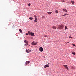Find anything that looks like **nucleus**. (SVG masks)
Returning <instances> with one entry per match:
<instances>
[{"instance_id": "17", "label": "nucleus", "mask_w": 76, "mask_h": 76, "mask_svg": "<svg viewBox=\"0 0 76 76\" xmlns=\"http://www.w3.org/2000/svg\"><path fill=\"white\" fill-rule=\"evenodd\" d=\"M28 53H30V52H31V50L30 49H28Z\"/></svg>"}, {"instance_id": "27", "label": "nucleus", "mask_w": 76, "mask_h": 76, "mask_svg": "<svg viewBox=\"0 0 76 76\" xmlns=\"http://www.w3.org/2000/svg\"><path fill=\"white\" fill-rule=\"evenodd\" d=\"M44 36H45V37H48V35H45Z\"/></svg>"}, {"instance_id": "33", "label": "nucleus", "mask_w": 76, "mask_h": 76, "mask_svg": "<svg viewBox=\"0 0 76 76\" xmlns=\"http://www.w3.org/2000/svg\"><path fill=\"white\" fill-rule=\"evenodd\" d=\"M68 3V2H66V4H67Z\"/></svg>"}, {"instance_id": "6", "label": "nucleus", "mask_w": 76, "mask_h": 76, "mask_svg": "<svg viewBox=\"0 0 76 76\" xmlns=\"http://www.w3.org/2000/svg\"><path fill=\"white\" fill-rule=\"evenodd\" d=\"M39 50H40V51L41 52H42L43 51V48L42 47L40 48H39Z\"/></svg>"}, {"instance_id": "12", "label": "nucleus", "mask_w": 76, "mask_h": 76, "mask_svg": "<svg viewBox=\"0 0 76 76\" xmlns=\"http://www.w3.org/2000/svg\"><path fill=\"white\" fill-rule=\"evenodd\" d=\"M69 14H64L63 15H62V16H66V15H68Z\"/></svg>"}, {"instance_id": "3", "label": "nucleus", "mask_w": 76, "mask_h": 76, "mask_svg": "<svg viewBox=\"0 0 76 76\" xmlns=\"http://www.w3.org/2000/svg\"><path fill=\"white\" fill-rule=\"evenodd\" d=\"M34 19H35L34 22H37L38 20H37V18L36 15H34Z\"/></svg>"}, {"instance_id": "4", "label": "nucleus", "mask_w": 76, "mask_h": 76, "mask_svg": "<svg viewBox=\"0 0 76 76\" xmlns=\"http://www.w3.org/2000/svg\"><path fill=\"white\" fill-rule=\"evenodd\" d=\"M37 44V43H34V41L32 42V45H36Z\"/></svg>"}, {"instance_id": "19", "label": "nucleus", "mask_w": 76, "mask_h": 76, "mask_svg": "<svg viewBox=\"0 0 76 76\" xmlns=\"http://www.w3.org/2000/svg\"><path fill=\"white\" fill-rule=\"evenodd\" d=\"M68 28L66 26H65V30H66Z\"/></svg>"}, {"instance_id": "5", "label": "nucleus", "mask_w": 76, "mask_h": 76, "mask_svg": "<svg viewBox=\"0 0 76 76\" xmlns=\"http://www.w3.org/2000/svg\"><path fill=\"white\" fill-rule=\"evenodd\" d=\"M63 66L65 67L66 69H67V70H69L68 67H67V65H64Z\"/></svg>"}, {"instance_id": "29", "label": "nucleus", "mask_w": 76, "mask_h": 76, "mask_svg": "<svg viewBox=\"0 0 76 76\" xmlns=\"http://www.w3.org/2000/svg\"><path fill=\"white\" fill-rule=\"evenodd\" d=\"M31 5V4H28V6H30Z\"/></svg>"}, {"instance_id": "23", "label": "nucleus", "mask_w": 76, "mask_h": 76, "mask_svg": "<svg viewBox=\"0 0 76 76\" xmlns=\"http://www.w3.org/2000/svg\"><path fill=\"white\" fill-rule=\"evenodd\" d=\"M25 43H28V42H26V40L25 41Z\"/></svg>"}, {"instance_id": "13", "label": "nucleus", "mask_w": 76, "mask_h": 76, "mask_svg": "<svg viewBox=\"0 0 76 76\" xmlns=\"http://www.w3.org/2000/svg\"><path fill=\"white\" fill-rule=\"evenodd\" d=\"M71 3H72V4H74V1H71Z\"/></svg>"}, {"instance_id": "9", "label": "nucleus", "mask_w": 76, "mask_h": 76, "mask_svg": "<svg viewBox=\"0 0 76 76\" xmlns=\"http://www.w3.org/2000/svg\"><path fill=\"white\" fill-rule=\"evenodd\" d=\"M47 67H49V65H45L44 66V68H45Z\"/></svg>"}, {"instance_id": "21", "label": "nucleus", "mask_w": 76, "mask_h": 76, "mask_svg": "<svg viewBox=\"0 0 76 76\" xmlns=\"http://www.w3.org/2000/svg\"><path fill=\"white\" fill-rule=\"evenodd\" d=\"M26 52H27L28 53H29L28 50H27V49H26Z\"/></svg>"}, {"instance_id": "28", "label": "nucleus", "mask_w": 76, "mask_h": 76, "mask_svg": "<svg viewBox=\"0 0 76 76\" xmlns=\"http://www.w3.org/2000/svg\"><path fill=\"white\" fill-rule=\"evenodd\" d=\"M72 45H73V46H76V45L74 44H72Z\"/></svg>"}, {"instance_id": "14", "label": "nucleus", "mask_w": 76, "mask_h": 76, "mask_svg": "<svg viewBox=\"0 0 76 76\" xmlns=\"http://www.w3.org/2000/svg\"><path fill=\"white\" fill-rule=\"evenodd\" d=\"M29 19L30 20H32V19H33V18H32V17L29 18Z\"/></svg>"}, {"instance_id": "31", "label": "nucleus", "mask_w": 76, "mask_h": 76, "mask_svg": "<svg viewBox=\"0 0 76 76\" xmlns=\"http://www.w3.org/2000/svg\"><path fill=\"white\" fill-rule=\"evenodd\" d=\"M42 18H44V16H42Z\"/></svg>"}, {"instance_id": "32", "label": "nucleus", "mask_w": 76, "mask_h": 76, "mask_svg": "<svg viewBox=\"0 0 76 76\" xmlns=\"http://www.w3.org/2000/svg\"><path fill=\"white\" fill-rule=\"evenodd\" d=\"M24 45L26 46V44H25V45Z\"/></svg>"}, {"instance_id": "30", "label": "nucleus", "mask_w": 76, "mask_h": 76, "mask_svg": "<svg viewBox=\"0 0 76 76\" xmlns=\"http://www.w3.org/2000/svg\"><path fill=\"white\" fill-rule=\"evenodd\" d=\"M26 44H27V45H29V44L28 43H26Z\"/></svg>"}, {"instance_id": "25", "label": "nucleus", "mask_w": 76, "mask_h": 76, "mask_svg": "<svg viewBox=\"0 0 76 76\" xmlns=\"http://www.w3.org/2000/svg\"><path fill=\"white\" fill-rule=\"evenodd\" d=\"M69 38H70L72 39V38H73V37H71V36H70V37H69Z\"/></svg>"}, {"instance_id": "1", "label": "nucleus", "mask_w": 76, "mask_h": 76, "mask_svg": "<svg viewBox=\"0 0 76 76\" xmlns=\"http://www.w3.org/2000/svg\"><path fill=\"white\" fill-rule=\"evenodd\" d=\"M64 28V26L62 25H58V28L59 29H63Z\"/></svg>"}, {"instance_id": "16", "label": "nucleus", "mask_w": 76, "mask_h": 76, "mask_svg": "<svg viewBox=\"0 0 76 76\" xmlns=\"http://www.w3.org/2000/svg\"><path fill=\"white\" fill-rule=\"evenodd\" d=\"M58 10H56L55 11V13H58Z\"/></svg>"}, {"instance_id": "18", "label": "nucleus", "mask_w": 76, "mask_h": 76, "mask_svg": "<svg viewBox=\"0 0 76 76\" xmlns=\"http://www.w3.org/2000/svg\"><path fill=\"white\" fill-rule=\"evenodd\" d=\"M47 13L48 14H51L52 13V12H48Z\"/></svg>"}, {"instance_id": "8", "label": "nucleus", "mask_w": 76, "mask_h": 76, "mask_svg": "<svg viewBox=\"0 0 76 76\" xmlns=\"http://www.w3.org/2000/svg\"><path fill=\"white\" fill-rule=\"evenodd\" d=\"M30 63L29 61H27L26 62H25V64H29Z\"/></svg>"}, {"instance_id": "11", "label": "nucleus", "mask_w": 76, "mask_h": 76, "mask_svg": "<svg viewBox=\"0 0 76 76\" xmlns=\"http://www.w3.org/2000/svg\"><path fill=\"white\" fill-rule=\"evenodd\" d=\"M63 10L64 11H65L66 12H67V10H66L65 9H64Z\"/></svg>"}, {"instance_id": "7", "label": "nucleus", "mask_w": 76, "mask_h": 76, "mask_svg": "<svg viewBox=\"0 0 76 76\" xmlns=\"http://www.w3.org/2000/svg\"><path fill=\"white\" fill-rule=\"evenodd\" d=\"M52 28L53 29L56 30V26H52Z\"/></svg>"}, {"instance_id": "20", "label": "nucleus", "mask_w": 76, "mask_h": 76, "mask_svg": "<svg viewBox=\"0 0 76 76\" xmlns=\"http://www.w3.org/2000/svg\"><path fill=\"white\" fill-rule=\"evenodd\" d=\"M71 69H74V67H73V66H72L71 67Z\"/></svg>"}, {"instance_id": "15", "label": "nucleus", "mask_w": 76, "mask_h": 76, "mask_svg": "<svg viewBox=\"0 0 76 76\" xmlns=\"http://www.w3.org/2000/svg\"><path fill=\"white\" fill-rule=\"evenodd\" d=\"M72 54L74 55H75L76 54V53L75 52H73L72 53Z\"/></svg>"}, {"instance_id": "22", "label": "nucleus", "mask_w": 76, "mask_h": 76, "mask_svg": "<svg viewBox=\"0 0 76 76\" xmlns=\"http://www.w3.org/2000/svg\"><path fill=\"white\" fill-rule=\"evenodd\" d=\"M28 34H29V33H26V34H25V35H28Z\"/></svg>"}, {"instance_id": "2", "label": "nucleus", "mask_w": 76, "mask_h": 76, "mask_svg": "<svg viewBox=\"0 0 76 76\" xmlns=\"http://www.w3.org/2000/svg\"><path fill=\"white\" fill-rule=\"evenodd\" d=\"M28 33L29 34H30V35L32 36H34V33L32 32H31L30 31H28Z\"/></svg>"}, {"instance_id": "24", "label": "nucleus", "mask_w": 76, "mask_h": 76, "mask_svg": "<svg viewBox=\"0 0 76 76\" xmlns=\"http://www.w3.org/2000/svg\"><path fill=\"white\" fill-rule=\"evenodd\" d=\"M61 2H66L65 1H64V0L61 1Z\"/></svg>"}, {"instance_id": "10", "label": "nucleus", "mask_w": 76, "mask_h": 76, "mask_svg": "<svg viewBox=\"0 0 76 76\" xmlns=\"http://www.w3.org/2000/svg\"><path fill=\"white\" fill-rule=\"evenodd\" d=\"M19 31L21 33H22V30H21L20 29H19Z\"/></svg>"}, {"instance_id": "26", "label": "nucleus", "mask_w": 76, "mask_h": 76, "mask_svg": "<svg viewBox=\"0 0 76 76\" xmlns=\"http://www.w3.org/2000/svg\"><path fill=\"white\" fill-rule=\"evenodd\" d=\"M65 43L66 44H67V43H69V42H65Z\"/></svg>"}]
</instances>
